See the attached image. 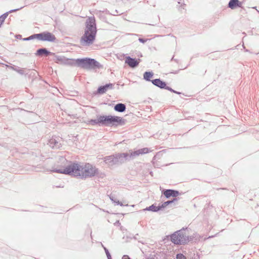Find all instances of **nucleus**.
<instances>
[{
	"label": "nucleus",
	"instance_id": "obj_1",
	"mask_svg": "<svg viewBox=\"0 0 259 259\" xmlns=\"http://www.w3.org/2000/svg\"><path fill=\"white\" fill-rule=\"evenodd\" d=\"M52 170L81 179L92 177L98 172V169L90 163L79 164L75 163L66 166L57 167Z\"/></svg>",
	"mask_w": 259,
	"mask_h": 259
},
{
	"label": "nucleus",
	"instance_id": "obj_2",
	"mask_svg": "<svg viewBox=\"0 0 259 259\" xmlns=\"http://www.w3.org/2000/svg\"><path fill=\"white\" fill-rule=\"evenodd\" d=\"M96 34L95 19L94 17H89L86 21V27L84 34L81 39V44L83 46H89L93 43Z\"/></svg>",
	"mask_w": 259,
	"mask_h": 259
},
{
	"label": "nucleus",
	"instance_id": "obj_3",
	"mask_svg": "<svg viewBox=\"0 0 259 259\" xmlns=\"http://www.w3.org/2000/svg\"><path fill=\"white\" fill-rule=\"evenodd\" d=\"M128 157L126 153H118L114 155L105 156L103 158L104 162L109 166L124 162Z\"/></svg>",
	"mask_w": 259,
	"mask_h": 259
},
{
	"label": "nucleus",
	"instance_id": "obj_4",
	"mask_svg": "<svg viewBox=\"0 0 259 259\" xmlns=\"http://www.w3.org/2000/svg\"><path fill=\"white\" fill-rule=\"evenodd\" d=\"M188 239V237L182 230L175 232L171 236V241L176 244L185 243Z\"/></svg>",
	"mask_w": 259,
	"mask_h": 259
},
{
	"label": "nucleus",
	"instance_id": "obj_5",
	"mask_svg": "<svg viewBox=\"0 0 259 259\" xmlns=\"http://www.w3.org/2000/svg\"><path fill=\"white\" fill-rule=\"evenodd\" d=\"M102 124L105 125H114L120 123L122 119V118L116 116H101Z\"/></svg>",
	"mask_w": 259,
	"mask_h": 259
},
{
	"label": "nucleus",
	"instance_id": "obj_6",
	"mask_svg": "<svg viewBox=\"0 0 259 259\" xmlns=\"http://www.w3.org/2000/svg\"><path fill=\"white\" fill-rule=\"evenodd\" d=\"M33 38H37L42 41H54L56 39L54 35L49 32H44L41 33L32 35L26 38V40H30Z\"/></svg>",
	"mask_w": 259,
	"mask_h": 259
},
{
	"label": "nucleus",
	"instance_id": "obj_7",
	"mask_svg": "<svg viewBox=\"0 0 259 259\" xmlns=\"http://www.w3.org/2000/svg\"><path fill=\"white\" fill-rule=\"evenodd\" d=\"M151 151V150H150L148 148H144L135 151L130 150L129 153H127L128 154V157L126 160L134 159L140 155L147 154Z\"/></svg>",
	"mask_w": 259,
	"mask_h": 259
},
{
	"label": "nucleus",
	"instance_id": "obj_8",
	"mask_svg": "<svg viewBox=\"0 0 259 259\" xmlns=\"http://www.w3.org/2000/svg\"><path fill=\"white\" fill-rule=\"evenodd\" d=\"M62 139L58 136H53L48 141V145L52 148L59 149L62 145Z\"/></svg>",
	"mask_w": 259,
	"mask_h": 259
},
{
	"label": "nucleus",
	"instance_id": "obj_9",
	"mask_svg": "<svg viewBox=\"0 0 259 259\" xmlns=\"http://www.w3.org/2000/svg\"><path fill=\"white\" fill-rule=\"evenodd\" d=\"M55 60L56 63L62 64L67 65L71 64V61L63 56H56Z\"/></svg>",
	"mask_w": 259,
	"mask_h": 259
},
{
	"label": "nucleus",
	"instance_id": "obj_10",
	"mask_svg": "<svg viewBox=\"0 0 259 259\" xmlns=\"http://www.w3.org/2000/svg\"><path fill=\"white\" fill-rule=\"evenodd\" d=\"M125 62L133 68L136 67L139 63L138 60L132 58L130 57H127L126 58Z\"/></svg>",
	"mask_w": 259,
	"mask_h": 259
},
{
	"label": "nucleus",
	"instance_id": "obj_11",
	"mask_svg": "<svg viewBox=\"0 0 259 259\" xmlns=\"http://www.w3.org/2000/svg\"><path fill=\"white\" fill-rule=\"evenodd\" d=\"M78 66L83 68H89V58L80 59L76 60Z\"/></svg>",
	"mask_w": 259,
	"mask_h": 259
},
{
	"label": "nucleus",
	"instance_id": "obj_12",
	"mask_svg": "<svg viewBox=\"0 0 259 259\" xmlns=\"http://www.w3.org/2000/svg\"><path fill=\"white\" fill-rule=\"evenodd\" d=\"M152 82L154 85L161 89H164L166 87V83L160 80L159 79H154L152 80Z\"/></svg>",
	"mask_w": 259,
	"mask_h": 259
},
{
	"label": "nucleus",
	"instance_id": "obj_13",
	"mask_svg": "<svg viewBox=\"0 0 259 259\" xmlns=\"http://www.w3.org/2000/svg\"><path fill=\"white\" fill-rule=\"evenodd\" d=\"M94 67L100 68L101 67V65L95 60L89 58V68Z\"/></svg>",
	"mask_w": 259,
	"mask_h": 259
},
{
	"label": "nucleus",
	"instance_id": "obj_14",
	"mask_svg": "<svg viewBox=\"0 0 259 259\" xmlns=\"http://www.w3.org/2000/svg\"><path fill=\"white\" fill-rule=\"evenodd\" d=\"M116 111L122 112L125 110V105L122 103H118L116 104L114 108Z\"/></svg>",
	"mask_w": 259,
	"mask_h": 259
},
{
	"label": "nucleus",
	"instance_id": "obj_15",
	"mask_svg": "<svg viewBox=\"0 0 259 259\" xmlns=\"http://www.w3.org/2000/svg\"><path fill=\"white\" fill-rule=\"evenodd\" d=\"M112 84H106L104 86L100 87L98 89V93L102 94L105 93L110 87H111Z\"/></svg>",
	"mask_w": 259,
	"mask_h": 259
},
{
	"label": "nucleus",
	"instance_id": "obj_16",
	"mask_svg": "<svg viewBox=\"0 0 259 259\" xmlns=\"http://www.w3.org/2000/svg\"><path fill=\"white\" fill-rule=\"evenodd\" d=\"M101 116H98L97 119H92L89 121V123L92 125H95L97 124H102V121H101Z\"/></svg>",
	"mask_w": 259,
	"mask_h": 259
},
{
	"label": "nucleus",
	"instance_id": "obj_17",
	"mask_svg": "<svg viewBox=\"0 0 259 259\" xmlns=\"http://www.w3.org/2000/svg\"><path fill=\"white\" fill-rule=\"evenodd\" d=\"M50 53L47 51L46 49H40L37 51L36 55L38 56H42V55H45L46 56L48 55Z\"/></svg>",
	"mask_w": 259,
	"mask_h": 259
},
{
	"label": "nucleus",
	"instance_id": "obj_18",
	"mask_svg": "<svg viewBox=\"0 0 259 259\" xmlns=\"http://www.w3.org/2000/svg\"><path fill=\"white\" fill-rule=\"evenodd\" d=\"M160 209V207L156 206L154 205H152L144 209L143 210H150L152 211H157Z\"/></svg>",
	"mask_w": 259,
	"mask_h": 259
},
{
	"label": "nucleus",
	"instance_id": "obj_19",
	"mask_svg": "<svg viewBox=\"0 0 259 259\" xmlns=\"http://www.w3.org/2000/svg\"><path fill=\"white\" fill-rule=\"evenodd\" d=\"M13 69L20 74H26L28 73L29 70L27 69H20L19 68H13Z\"/></svg>",
	"mask_w": 259,
	"mask_h": 259
},
{
	"label": "nucleus",
	"instance_id": "obj_20",
	"mask_svg": "<svg viewBox=\"0 0 259 259\" xmlns=\"http://www.w3.org/2000/svg\"><path fill=\"white\" fill-rule=\"evenodd\" d=\"M153 73L151 72H146L144 74V78L148 81H150V78L152 77Z\"/></svg>",
	"mask_w": 259,
	"mask_h": 259
},
{
	"label": "nucleus",
	"instance_id": "obj_21",
	"mask_svg": "<svg viewBox=\"0 0 259 259\" xmlns=\"http://www.w3.org/2000/svg\"><path fill=\"white\" fill-rule=\"evenodd\" d=\"M238 2V0H230L228 6L231 9H234L236 6V4Z\"/></svg>",
	"mask_w": 259,
	"mask_h": 259
},
{
	"label": "nucleus",
	"instance_id": "obj_22",
	"mask_svg": "<svg viewBox=\"0 0 259 259\" xmlns=\"http://www.w3.org/2000/svg\"><path fill=\"white\" fill-rule=\"evenodd\" d=\"M18 10H19V9L12 10L10 11L9 12H7V13L4 14L3 15H2V16H0L1 20H2L3 22H4L5 20L8 17L9 13L15 12Z\"/></svg>",
	"mask_w": 259,
	"mask_h": 259
},
{
	"label": "nucleus",
	"instance_id": "obj_23",
	"mask_svg": "<svg viewBox=\"0 0 259 259\" xmlns=\"http://www.w3.org/2000/svg\"><path fill=\"white\" fill-rule=\"evenodd\" d=\"M163 194L166 198H169L170 196H173V190H166L164 192Z\"/></svg>",
	"mask_w": 259,
	"mask_h": 259
},
{
	"label": "nucleus",
	"instance_id": "obj_24",
	"mask_svg": "<svg viewBox=\"0 0 259 259\" xmlns=\"http://www.w3.org/2000/svg\"><path fill=\"white\" fill-rule=\"evenodd\" d=\"M110 199L111 200V201L115 203L117 205H120V206H123V204L121 202H120L118 200H114L113 198V197L110 196Z\"/></svg>",
	"mask_w": 259,
	"mask_h": 259
},
{
	"label": "nucleus",
	"instance_id": "obj_25",
	"mask_svg": "<svg viewBox=\"0 0 259 259\" xmlns=\"http://www.w3.org/2000/svg\"><path fill=\"white\" fill-rule=\"evenodd\" d=\"M175 200H177V199H174V200H172V201H166V202H164L163 203V204L162 205V206L163 207H165L166 206H167L169 204L172 203L174 202V201H175Z\"/></svg>",
	"mask_w": 259,
	"mask_h": 259
},
{
	"label": "nucleus",
	"instance_id": "obj_26",
	"mask_svg": "<svg viewBox=\"0 0 259 259\" xmlns=\"http://www.w3.org/2000/svg\"><path fill=\"white\" fill-rule=\"evenodd\" d=\"M177 259H186V257L181 253L177 255Z\"/></svg>",
	"mask_w": 259,
	"mask_h": 259
},
{
	"label": "nucleus",
	"instance_id": "obj_27",
	"mask_svg": "<svg viewBox=\"0 0 259 259\" xmlns=\"http://www.w3.org/2000/svg\"><path fill=\"white\" fill-rule=\"evenodd\" d=\"M104 250L105 251V252H106V254L107 255V258L108 259H111V255L110 254L108 250L107 249H106L105 247H104Z\"/></svg>",
	"mask_w": 259,
	"mask_h": 259
},
{
	"label": "nucleus",
	"instance_id": "obj_28",
	"mask_svg": "<svg viewBox=\"0 0 259 259\" xmlns=\"http://www.w3.org/2000/svg\"><path fill=\"white\" fill-rule=\"evenodd\" d=\"M178 194H179L178 191L173 190V196L174 197H176V196H178Z\"/></svg>",
	"mask_w": 259,
	"mask_h": 259
},
{
	"label": "nucleus",
	"instance_id": "obj_29",
	"mask_svg": "<svg viewBox=\"0 0 259 259\" xmlns=\"http://www.w3.org/2000/svg\"><path fill=\"white\" fill-rule=\"evenodd\" d=\"M139 40L141 42H142V43H144L145 42L147 39H144L143 38H139Z\"/></svg>",
	"mask_w": 259,
	"mask_h": 259
},
{
	"label": "nucleus",
	"instance_id": "obj_30",
	"mask_svg": "<svg viewBox=\"0 0 259 259\" xmlns=\"http://www.w3.org/2000/svg\"><path fill=\"white\" fill-rule=\"evenodd\" d=\"M122 259H131L128 255H124L122 256Z\"/></svg>",
	"mask_w": 259,
	"mask_h": 259
},
{
	"label": "nucleus",
	"instance_id": "obj_31",
	"mask_svg": "<svg viewBox=\"0 0 259 259\" xmlns=\"http://www.w3.org/2000/svg\"><path fill=\"white\" fill-rule=\"evenodd\" d=\"M164 89H167V90H169V91H172V92H175V91H174V90H172L171 88H169V87H166H166H165V88Z\"/></svg>",
	"mask_w": 259,
	"mask_h": 259
},
{
	"label": "nucleus",
	"instance_id": "obj_32",
	"mask_svg": "<svg viewBox=\"0 0 259 259\" xmlns=\"http://www.w3.org/2000/svg\"><path fill=\"white\" fill-rule=\"evenodd\" d=\"M242 6V3L241 2H239L238 1V2L237 3V4H236V6H238V7H241Z\"/></svg>",
	"mask_w": 259,
	"mask_h": 259
}]
</instances>
